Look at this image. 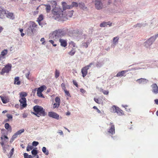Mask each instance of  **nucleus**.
<instances>
[{
	"label": "nucleus",
	"instance_id": "nucleus-38",
	"mask_svg": "<svg viewBox=\"0 0 158 158\" xmlns=\"http://www.w3.org/2000/svg\"><path fill=\"white\" fill-rule=\"evenodd\" d=\"M18 135L16 132V133H15L12 136L11 138V140H10V142H11V141H13V140H14V139L17 137V136Z\"/></svg>",
	"mask_w": 158,
	"mask_h": 158
},
{
	"label": "nucleus",
	"instance_id": "nucleus-37",
	"mask_svg": "<svg viewBox=\"0 0 158 158\" xmlns=\"http://www.w3.org/2000/svg\"><path fill=\"white\" fill-rule=\"evenodd\" d=\"M42 150L43 152L47 155H48L49 153L48 152V150L46 151V148L45 147H43L42 148Z\"/></svg>",
	"mask_w": 158,
	"mask_h": 158
},
{
	"label": "nucleus",
	"instance_id": "nucleus-13",
	"mask_svg": "<svg viewBox=\"0 0 158 158\" xmlns=\"http://www.w3.org/2000/svg\"><path fill=\"white\" fill-rule=\"evenodd\" d=\"M153 42L152 41V38H150L144 43V45L146 47L148 48L152 45Z\"/></svg>",
	"mask_w": 158,
	"mask_h": 158
},
{
	"label": "nucleus",
	"instance_id": "nucleus-60",
	"mask_svg": "<svg viewBox=\"0 0 158 158\" xmlns=\"http://www.w3.org/2000/svg\"><path fill=\"white\" fill-rule=\"evenodd\" d=\"M41 41H43L42 43V44H44V43H45L44 41V38H42L40 40Z\"/></svg>",
	"mask_w": 158,
	"mask_h": 158
},
{
	"label": "nucleus",
	"instance_id": "nucleus-20",
	"mask_svg": "<svg viewBox=\"0 0 158 158\" xmlns=\"http://www.w3.org/2000/svg\"><path fill=\"white\" fill-rule=\"evenodd\" d=\"M126 71L125 70H123L119 72L116 75L117 77H121L124 75L125 73H126Z\"/></svg>",
	"mask_w": 158,
	"mask_h": 158
},
{
	"label": "nucleus",
	"instance_id": "nucleus-48",
	"mask_svg": "<svg viewBox=\"0 0 158 158\" xmlns=\"http://www.w3.org/2000/svg\"><path fill=\"white\" fill-rule=\"evenodd\" d=\"M64 92L65 93V94L66 95L68 96V97H71L70 94L69 93V92L68 91H67L66 89L64 90Z\"/></svg>",
	"mask_w": 158,
	"mask_h": 158
},
{
	"label": "nucleus",
	"instance_id": "nucleus-27",
	"mask_svg": "<svg viewBox=\"0 0 158 158\" xmlns=\"http://www.w3.org/2000/svg\"><path fill=\"white\" fill-rule=\"evenodd\" d=\"M1 139L2 141H3L4 142V143L7 142L8 141V137L5 135L2 136L1 137Z\"/></svg>",
	"mask_w": 158,
	"mask_h": 158
},
{
	"label": "nucleus",
	"instance_id": "nucleus-29",
	"mask_svg": "<svg viewBox=\"0 0 158 158\" xmlns=\"http://www.w3.org/2000/svg\"><path fill=\"white\" fill-rule=\"evenodd\" d=\"M44 17H43V15H39V17H38L37 20V22H38L39 24V25H40V22L42 21Z\"/></svg>",
	"mask_w": 158,
	"mask_h": 158
},
{
	"label": "nucleus",
	"instance_id": "nucleus-53",
	"mask_svg": "<svg viewBox=\"0 0 158 158\" xmlns=\"http://www.w3.org/2000/svg\"><path fill=\"white\" fill-rule=\"evenodd\" d=\"M39 144V143L37 141H33L32 143V145L33 146H36Z\"/></svg>",
	"mask_w": 158,
	"mask_h": 158
},
{
	"label": "nucleus",
	"instance_id": "nucleus-49",
	"mask_svg": "<svg viewBox=\"0 0 158 158\" xmlns=\"http://www.w3.org/2000/svg\"><path fill=\"white\" fill-rule=\"evenodd\" d=\"M60 105V104L57 103H55L53 105V108H58L59 107Z\"/></svg>",
	"mask_w": 158,
	"mask_h": 158
},
{
	"label": "nucleus",
	"instance_id": "nucleus-51",
	"mask_svg": "<svg viewBox=\"0 0 158 158\" xmlns=\"http://www.w3.org/2000/svg\"><path fill=\"white\" fill-rule=\"evenodd\" d=\"M61 87H62V89H63L64 90L66 89L65 85L64 83H62L61 84Z\"/></svg>",
	"mask_w": 158,
	"mask_h": 158
},
{
	"label": "nucleus",
	"instance_id": "nucleus-9",
	"mask_svg": "<svg viewBox=\"0 0 158 158\" xmlns=\"http://www.w3.org/2000/svg\"><path fill=\"white\" fill-rule=\"evenodd\" d=\"M61 5L62 6V10L63 11V13L65 15V14H64V11L66 10L67 9H70V5H68L67 3L65 2H62L61 3ZM65 17L64 16L63 19L62 20H59V21H63L64 20V19Z\"/></svg>",
	"mask_w": 158,
	"mask_h": 158
},
{
	"label": "nucleus",
	"instance_id": "nucleus-45",
	"mask_svg": "<svg viewBox=\"0 0 158 158\" xmlns=\"http://www.w3.org/2000/svg\"><path fill=\"white\" fill-rule=\"evenodd\" d=\"M24 129H22L18 131H17L16 133L18 134V135H20L22 133L24 132Z\"/></svg>",
	"mask_w": 158,
	"mask_h": 158
},
{
	"label": "nucleus",
	"instance_id": "nucleus-42",
	"mask_svg": "<svg viewBox=\"0 0 158 158\" xmlns=\"http://www.w3.org/2000/svg\"><path fill=\"white\" fill-rule=\"evenodd\" d=\"M69 46L72 47V48H74L75 46V44L73 41H71L69 43Z\"/></svg>",
	"mask_w": 158,
	"mask_h": 158
},
{
	"label": "nucleus",
	"instance_id": "nucleus-5",
	"mask_svg": "<svg viewBox=\"0 0 158 158\" xmlns=\"http://www.w3.org/2000/svg\"><path fill=\"white\" fill-rule=\"evenodd\" d=\"M19 97L20 98L19 100V102L20 103V105L23 108L27 106V100L25 98L27 94L25 92H22L19 94Z\"/></svg>",
	"mask_w": 158,
	"mask_h": 158
},
{
	"label": "nucleus",
	"instance_id": "nucleus-35",
	"mask_svg": "<svg viewBox=\"0 0 158 158\" xmlns=\"http://www.w3.org/2000/svg\"><path fill=\"white\" fill-rule=\"evenodd\" d=\"M0 143L2 145V149L3 152L4 153H5L6 152V148L5 147V146L4 144V142L3 141H2Z\"/></svg>",
	"mask_w": 158,
	"mask_h": 158
},
{
	"label": "nucleus",
	"instance_id": "nucleus-58",
	"mask_svg": "<svg viewBox=\"0 0 158 158\" xmlns=\"http://www.w3.org/2000/svg\"><path fill=\"white\" fill-rule=\"evenodd\" d=\"M30 72H29L27 73L26 74L25 76L28 79H29V76L30 74Z\"/></svg>",
	"mask_w": 158,
	"mask_h": 158
},
{
	"label": "nucleus",
	"instance_id": "nucleus-61",
	"mask_svg": "<svg viewBox=\"0 0 158 158\" xmlns=\"http://www.w3.org/2000/svg\"><path fill=\"white\" fill-rule=\"evenodd\" d=\"M80 91L81 93H85V90L83 89H80Z\"/></svg>",
	"mask_w": 158,
	"mask_h": 158
},
{
	"label": "nucleus",
	"instance_id": "nucleus-32",
	"mask_svg": "<svg viewBox=\"0 0 158 158\" xmlns=\"http://www.w3.org/2000/svg\"><path fill=\"white\" fill-rule=\"evenodd\" d=\"M99 91L103 93L105 95H108L109 94V91L108 90H104L102 88H100L99 89Z\"/></svg>",
	"mask_w": 158,
	"mask_h": 158
},
{
	"label": "nucleus",
	"instance_id": "nucleus-23",
	"mask_svg": "<svg viewBox=\"0 0 158 158\" xmlns=\"http://www.w3.org/2000/svg\"><path fill=\"white\" fill-rule=\"evenodd\" d=\"M70 6V8L71 9L74 7H78L79 6V3L77 2H72Z\"/></svg>",
	"mask_w": 158,
	"mask_h": 158
},
{
	"label": "nucleus",
	"instance_id": "nucleus-47",
	"mask_svg": "<svg viewBox=\"0 0 158 158\" xmlns=\"http://www.w3.org/2000/svg\"><path fill=\"white\" fill-rule=\"evenodd\" d=\"M55 101L56 103H58L59 104L60 103V98L58 97H57L55 98Z\"/></svg>",
	"mask_w": 158,
	"mask_h": 158
},
{
	"label": "nucleus",
	"instance_id": "nucleus-62",
	"mask_svg": "<svg viewBox=\"0 0 158 158\" xmlns=\"http://www.w3.org/2000/svg\"><path fill=\"white\" fill-rule=\"evenodd\" d=\"M3 28L2 27L0 26V34L2 31Z\"/></svg>",
	"mask_w": 158,
	"mask_h": 158
},
{
	"label": "nucleus",
	"instance_id": "nucleus-56",
	"mask_svg": "<svg viewBox=\"0 0 158 158\" xmlns=\"http://www.w3.org/2000/svg\"><path fill=\"white\" fill-rule=\"evenodd\" d=\"M93 108L94 109H96L97 110V112L99 113H101V111L96 106H93Z\"/></svg>",
	"mask_w": 158,
	"mask_h": 158
},
{
	"label": "nucleus",
	"instance_id": "nucleus-3",
	"mask_svg": "<svg viewBox=\"0 0 158 158\" xmlns=\"http://www.w3.org/2000/svg\"><path fill=\"white\" fill-rule=\"evenodd\" d=\"M67 31V29L65 28L55 30L52 33L53 37L56 38L61 37L66 35Z\"/></svg>",
	"mask_w": 158,
	"mask_h": 158
},
{
	"label": "nucleus",
	"instance_id": "nucleus-63",
	"mask_svg": "<svg viewBox=\"0 0 158 158\" xmlns=\"http://www.w3.org/2000/svg\"><path fill=\"white\" fill-rule=\"evenodd\" d=\"M141 24H137L136 25H135V27H141Z\"/></svg>",
	"mask_w": 158,
	"mask_h": 158
},
{
	"label": "nucleus",
	"instance_id": "nucleus-8",
	"mask_svg": "<svg viewBox=\"0 0 158 158\" xmlns=\"http://www.w3.org/2000/svg\"><path fill=\"white\" fill-rule=\"evenodd\" d=\"M11 64H6L5 67L2 69V71L0 72L1 75H3L5 73H8L10 71L11 68Z\"/></svg>",
	"mask_w": 158,
	"mask_h": 158
},
{
	"label": "nucleus",
	"instance_id": "nucleus-41",
	"mask_svg": "<svg viewBox=\"0 0 158 158\" xmlns=\"http://www.w3.org/2000/svg\"><path fill=\"white\" fill-rule=\"evenodd\" d=\"M119 40V38L118 37H114L113 40V43L114 44H115L117 43Z\"/></svg>",
	"mask_w": 158,
	"mask_h": 158
},
{
	"label": "nucleus",
	"instance_id": "nucleus-57",
	"mask_svg": "<svg viewBox=\"0 0 158 158\" xmlns=\"http://www.w3.org/2000/svg\"><path fill=\"white\" fill-rule=\"evenodd\" d=\"M49 42L51 44H52L55 47V46H56V44H54V41L53 40H49Z\"/></svg>",
	"mask_w": 158,
	"mask_h": 158
},
{
	"label": "nucleus",
	"instance_id": "nucleus-59",
	"mask_svg": "<svg viewBox=\"0 0 158 158\" xmlns=\"http://www.w3.org/2000/svg\"><path fill=\"white\" fill-rule=\"evenodd\" d=\"M24 158H28V155L27 153H25L24 154Z\"/></svg>",
	"mask_w": 158,
	"mask_h": 158
},
{
	"label": "nucleus",
	"instance_id": "nucleus-28",
	"mask_svg": "<svg viewBox=\"0 0 158 158\" xmlns=\"http://www.w3.org/2000/svg\"><path fill=\"white\" fill-rule=\"evenodd\" d=\"M45 7V9L47 13H49L51 10V7L49 4H44V5Z\"/></svg>",
	"mask_w": 158,
	"mask_h": 158
},
{
	"label": "nucleus",
	"instance_id": "nucleus-33",
	"mask_svg": "<svg viewBox=\"0 0 158 158\" xmlns=\"http://www.w3.org/2000/svg\"><path fill=\"white\" fill-rule=\"evenodd\" d=\"M118 107L114 106H112L110 109V111L112 113H116Z\"/></svg>",
	"mask_w": 158,
	"mask_h": 158
},
{
	"label": "nucleus",
	"instance_id": "nucleus-17",
	"mask_svg": "<svg viewBox=\"0 0 158 158\" xmlns=\"http://www.w3.org/2000/svg\"><path fill=\"white\" fill-rule=\"evenodd\" d=\"M6 11V14L7 18L11 19H15L14 13L12 12H9L8 11Z\"/></svg>",
	"mask_w": 158,
	"mask_h": 158
},
{
	"label": "nucleus",
	"instance_id": "nucleus-11",
	"mask_svg": "<svg viewBox=\"0 0 158 158\" xmlns=\"http://www.w3.org/2000/svg\"><path fill=\"white\" fill-rule=\"evenodd\" d=\"M79 6L80 9L83 10L87 11L88 10L87 7L85 5V4L82 2L79 3Z\"/></svg>",
	"mask_w": 158,
	"mask_h": 158
},
{
	"label": "nucleus",
	"instance_id": "nucleus-2",
	"mask_svg": "<svg viewBox=\"0 0 158 158\" xmlns=\"http://www.w3.org/2000/svg\"><path fill=\"white\" fill-rule=\"evenodd\" d=\"M33 109L35 112H33V114L38 117L44 116L46 114L44 109L41 106H35L34 107Z\"/></svg>",
	"mask_w": 158,
	"mask_h": 158
},
{
	"label": "nucleus",
	"instance_id": "nucleus-7",
	"mask_svg": "<svg viewBox=\"0 0 158 158\" xmlns=\"http://www.w3.org/2000/svg\"><path fill=\"white\" fill-rule=\"evenodd\" d=\"M92 2L94 4L97 9L100 10L103 8V4L100 0H93Z\"/></svg>",
	"mask_w": 158,
	"mask_h": 158
},
{
	"label": "nucleus",
	"instance_id": "nucleus-44",
	"mask_svg": "<svg viewBox=\"0 0 158 158\" xmlns=\"http://www.w3.org/2000/svg\"><path fill=\"white\" fill-rule=\"evenodd\" d=\"M38 153V152L36 150H35L34 149H33L31 151V153L32 155H34L35 156Z\"/></svg>",
	"mask_w": 158,
	"mask_h": 158
},
{
	"label": "nucleus",
	"instance_id": "nucleus-31",
	"mask_svg": "<svg viewBox=\"0 0 158 158\" xmlns=\"http://www.w3.org/2000/svg\"><path fill=\"white\" fill-rule=\"evenodd\" d=\"M73 10L69 11L68 12V14L66 15H65V16H67V17H71L73 15Z\"/></svg>",
	"mask_w": 158,
	"mask_h": 158
},
{
	"label": "nucleus",
	"instance_id": "nucleus-24",
	"mask_svg": "<svg viewBox=\"0 0 158 158\" xmlns=\"http://www.w3.org/2000/svg\"><path fill=\"white\" fill-rule=\"evenodd\" d=\"M117 109L116 113L118 115H123L124 114L123 111L119 108L118 107Z\"/></svg>",
	"mask_w": 158,
	"mask_h": 158
},
{
	"label": "nucleus",
	"instance_id": "nucleus-64",
	"mask_svg": "<svg viewBox=\"0 0 158 158\" xmlns=\"http://www.w3.org/2000/svg\"><path fill=\"white\" fill-rule=\"evenodd\" d=\"M155 103L157 105H158V99H156L154 100Z\"/></svg>",
	"mask_w": 158,
	"mask_h": 158
},
{
	"label": "nucleus",
	"instance_id": "nucleus-21",
	"mask_svg": "<svg viewBox=\"0 0 158 158\" xmlns=\"http://www.w3.org/2000/svg\"><path fill=\"white\" fill-rule=\"evenodd\" d=\"M21 81L19 80V77H15L14 81V84L15 85H18L20 84Z\"/></svg>",
	"mask_w": 158,
	"mask_h": 158
},
{
	"label": "nucleus",
	"instance_id": "nucleus-14",
	"mask_svg": "<svg viewBox=\"0 0 158 158\" xmlns=\"http://www.w3.org/2000/svg\"><path fill=\"white\" fill-rule=\"evenodd\" d=\"M151 86L152 88V91L155 94L158 93V86L156 84H153Z\"/></svg>",
	"mask_w": 158,
	"mask_h": 158
},
{
	"label": "nucleus",
	"instance_id": "nucleus-43",
	"mask_svg": "<svg viewBox=\"0 0 158 158\" xmlns=\"http://www.w3.org/2000/svg\"><path fill=\"white\" fill-rule=\"evenodd\" d=\"M33 148L32 146L28 145L27 148V151L28 152L30 151L31 150H32Z\"/></svg>",
	"mask_w": 158,
	"mask_h": 158
},
{
	"label": "nucleus",
	"instance_id": "nucleus-25",
	"mask_svg": "<svg viewBox=\"0 0 158 158\" xmlns=\"http://www.w3.org/2000/svg\"><path fill=\"white\" fill-rule=\"evenodd\" d=\"M0 97L1 98L2 102L3 103H6L9 102V99L6 97L2 96H0Z\"/></svg>",
	"mask_w": 158,
	"mask_h": 158
},
{
	"label": "nucleus",
	"instance_id": "nucleus-10",
	"mask_svg": "<svg viewBox=\"0 0 158 158\" xmlns=\"http://www.w3.org/2000/svg\"><path fill=\"white\" fill-rule=\"evenodd\" d=\"M48 115L50 117L57 119H59V115L55 112H49L48 114Z\"/></svg>",
	"mask_w": 158,
	"mask_h": 158
},
{
	"label": "nucleus",
	"instance_id": "nucleus-30",
	"mask_svg": "<svg viewBox=\"0 0 158 158\" xmlns=\"http://www.w3.org/2000/svg\"><path fill=\"white\" fill-rule=\"evenodd\" d=\"M76 52L75 49L73 48H72L71 51L69 52L68 54L69 55L73 56Z\"/></svg>",
	"mask_w": 158,
	"mask_h": 158
},
{
	"label": "nucleus",
	"instance_id": "nucleus-50",
	"mask_svg": "<svg viewBox=\"0 0 158 158\" xmlns=\"http://www.w3.org/2000/svg\"><path fill=\"white\" fill-rule=\"evenodd\" d=\"M6 116L7 117L8 119L6 121H9L8 119H11L12 120V116L10 114H7L6 115Z\"/></svg>",
	"mask_w": 158,
	"mask_h": 158
},
{
	"label": "nucleus",
	"instance_id": "nucleus-40",
	"mask_svg": "<svg viewBox=\"0 0 158 158\" xmlns=\"http://www.w3.org/2000/svg\"><path fill=\"white\" fill-rule=\"evenodd\" d=\"M89 44V42H86L85 43H83L82 44V46L85 48H87L88 45Z\"/></svg>",
	"mask_w": 158,
	"mask_h": 158
},
{
	"label": "nucleus",
	"instance_id": "nucleus-34",
	"mask_svg": "<svg viewBox=\"0 0 158 158\" xmlns=\"http://www.w3.org/2000/svg\"><path fill=\"white\" fill-rule=\"evenodd\" d=\"M146 81L147 80L146 79L141 78L137 79L136 81L138 82V83L140 84L141 83L146 82Z\"/></svg>",
	"mask_w": 158,
	"mask_h": 158
},
{
	"label": "nucleus",
	"instance_id": "nucleus-36",
	"mask_svg": "<svg viewBox=\"0 0 158 158\" xmlns=\"http://www.w3.org/2000/svg\"><path fill=\"white\" fill-rule=\"evenodd\" d=\"M60 75V73L59 70H57V69L55 70V77L56 78H57L58 77H59Z\"/></svg>",
	"mask_w": 158,
	"mask_h": 158
},
{
	"label": "nucleus",
	"instance_id": "nucleus-16",
	"mask_svg": "<svg viewBox=\"0 0 158 158\" xmlns=\"http://www.w3.org/2000/svg\"><path fill=\"white\" fill-rule=\"evenodd\" d=\"M59 41L61 46L65 47L67 46V41L66 40L60 38L59 40Z\"/></svg>",
	"mask_w": 158,
	"mask_h": 158
},
{
	"label": "nucleus",
	"instance_id": "nucleus-22",
	"mask_svg": "<svg viewBox=\"0 0 158 158\" xmlns=\"http://www.w3.org/2000/svg\"><path fill=\"white\" fill-rule=\"evenodd\" d=\"M4 127L8 131H10V132L11 131V127L10 125L8 123H6L5 124Z\"/></svg>",
	"mask_w": 158,
	"mask_h": 158
},
{
	"label": "nucleus",
	"instance_id": "nucleus-54",
	"mask_svg": "<svg viewBox=\"0 0 158 158\" xmlns=\"http://www.w3.org/2000/svg\"><path fill=\"white\" fill-rule=\"evenodd\" d=\"M73 84L75 85V86L77 87H78V84L77 83V82L76 81L74 80H73Z\"/></svg>",
	"mask_w": 158,
	"mask_h": 158
},
{
	"label": "nucleus",
	"instance_id": "nucleus-26",
	"mask_svg": "<svg viewBox=\"0 0 158 158\" xmlns=\"http://www.w3.org/2000/svg\"><path fill=\"white\" fill-rule=\"evenodd\" d=\"M46 89V87L44 85H43L41 86L40 87L38 88L37 89V91L40 92H42L45 89Z\"/></svg>",
	"mask_w": 158,
	"mask_h": 158
},
{
	"label": "nucleus",
	"instance_id": "nucleus-12",
	"mask_svg": "<svg viewBox=\"0 0 158 158\" xmlns=\"http://www.w3.org/2000/svg\"><path fill=\"white\" fill-rule=\"evenodd\" d=\"M110 125H111V127L108 131V133L113 135L115 132L114 125L111 123H110Z\"/></svg>",
	"mask_w": 158,
	"mask_h": 158
},
{
	"label": "nucleus",
	"instance_id": "nucleus-46",
	"mask_svg": "<svg viewBox=\"0 0 158 158\" xmlns=\"http://www.w3.org/2000/svg\"><path fill=\"white\" fill-rule=\"evenodd\" d=\"M37 95L39 97L44 98V97L41 92H40L37 91Z\"/></svg>",
	"mask_w": 158,
	"mask_h": 158
},
{
	"label": "nucleus",
	"instance_id": "nucleus-1",
	"mask_svg": "<svg viewBox=\"0 0 158 158\" xmlns=\"http://www.w3.org/2000/svg\"><path fill=\"white\" fill-rule=\"evenodd\" d=\"M50 3L53 8L52 10V13L54 15L55 19L58 21L62 20L65 15L63 13L62 8L60 7L56 6L57 3L55 1H52Z\"/></svg>",
	"mask_w": 158,
	"mask_h": 158
},
{
	"label": "nucleus",
	"instance_id": "nucleus-19",
	"mask_svg": "<svg viewBox=\"0 0 158 158\" xmlns=\"http://www.w3.org/2000/svg\"><path fill=\"white\" fill-rule=\"evenodd\" d=\"M8 53V50L7 49H4L1 52L0 55V60H1L2 57L5 58L4 56H6Z\"/></svg>",
	"mask_w": 158,
	"mask_h": 158
},
{
	"label": "nucleus",
	"instance_id": "nucleus-15",
	"mask_svg": "<svg viewBox=\"0 0 158 158\" xmlns=\"http://www.w3.org/2000/svg\"><path fill=\"white\" fill-rule=\"evenodd\" d=\"M6 14V10H4L3 8L0 7V18H5V15Z\"/></svg>",
	"mask_w": 158,
	"mask_h": 158
},
{
	"label": "nucleus",
	"instance_id": "nucleus-52",
	"mask_svg": "<svg viewBox=\"0 0 158 158\" xmlns=\"http://www.w3.org/2000/svg\"><path fill=\"white\" fill-rule=\"evenodd\" d=\"M94 101H95V102L96 103H97L98 104H100L101 102L99 101V100L98 99L94 98Z\"/></svg>",
	"mask_w": 158,
	"mask_h": 158
},
{
	"label": "nucleus",
	"instance_id": "nucleus-4",
	"mask_svg": "<svg viewBox=\"0 0 158 158\" xmlns=\"http://www.w3.org/2000/svg\"><path fill=\"white\" fill-rule=\"evenodd\" d=\"M37 25L33 21H30L29 25L27 30V34L29 35H33L36 31Z\"/></svg>",
	"mask_w": 158,
	"mask_h": 158
},
{
	"label": "nucleus",
	"instance_id": "nucleus-55",
	"mask_svg": "<svg viewBox=\"0 0 158 158\" xmlns=\"http://www.w3.org/2000/svg\"><path fill=\"white\" fill-rule=\"evenodd\" d=\"M158 37V34H157L155 36H152L151 38H152V41H154Z\"/></svg>",
	"mask_w": 158,
	"mask_h": 158
},
{
	"label": "nucleus",
	"instance_id": "nucleus-39",
	"mask_svg": "<svg viewBox=\"0 0 158 158\" xmlns=\"http://www.w3.org/2000/svg\"><path fill=\"white\" fill-rule=\"evenodd\" d=\"M14 152V148H13L10 150L8 155L9 158H11Z\"/></svg>",
	"mask_w": 158,
	"mask_h": 158
},
{
	"label": "nucleus",
	"instance_id": "nucleus-18",
	"mask_svg": "<svg viewBox=\"0 0 158 158\" xmlns=\"http://www.w3.org/2000/svg\"><path fill=\"white\" fill-rule=\"evenodd\" d=\"M111 24L112 23H110V22H104L101 23L100 24V26L101 27H107V26H111Z\"/></svg>",
	"mask_w": 158,
	"mask_h": 158
},
{
	"label": "nucleus",
	"instance_id": "nucleus-6",
	"mask_svg": "<svg viewBox=\"0 0 158 158\" xmlns=\"http://www.w3.org/2000/svg\"><path fill=\"white\" fill-rule=\"evenodd\" d=\"M93 64L91 63L83 67L81 69V73L82 74V76L84 77L86 76L88 73V70L91 67V66Z\"/></svg>",
	"mask_w": 158,
	"mask_h": 158
}]
</instances>
